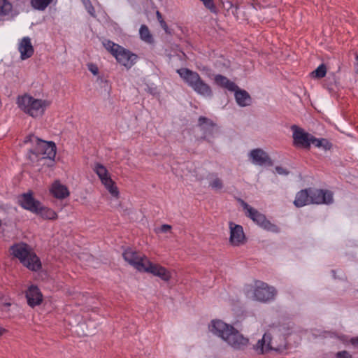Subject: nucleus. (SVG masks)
Returning <instances> with one entry per match:
<instances>
[{
  "mask_svg": "<svg viewBox=\"0 0 358 358\" xmlns=\"http://www.w3.org/2000/svg\"><path fill=\"white\" fill-rule=\"evenodd\" d=\"M210 331L220 337L235 350H244L249 345V339L245 337L233 326L220 320H213L209 326Z\"/></svg>",
  "mask_w": 358,
  "mask_h": 358,
  "instance_id": "f257e3e1",
  "label": "nucleus"
},
{
  "mask_svg": "<svg viewBox=\"0 0 358 358\" xmlns=\"http://www.w3.org/2000/svg\"><path fill=\"white\" fill-rule=\"evenodd\" d=\"M180 78L196 93L205 97H211L213 90L210 86L202 80L199 74L187 68H181L177 70Z\"/></svg>",
  "mask_w": 358,
  "mask_h": 358,
  "instance_id": "f03ea898",
  "label": "nucleus"
},
{
  "mask_svg": "<svg viewBox=\"0 0 358 358\" xmlns=\"http://www.w3.org/2000/svg\"><path fill=\"white\" fill-rule=\"evenodd\" d=\"M11 254L27 268L36 271L41 268V263L36 255L33 252L31 248L24 243H18L10 248Z\"/></svg>",
  "mask_w": 358,
  "mask_h": 358,
  "instance_id": "7ed1b4c3",
  "label": "nucleus"
},
{
  "mask_svg": "<svg viewBox=\"0 0 358 358\" xmlns=\"http://www.w3.org/2000/svg\"><path fill=\"white\" fill-rule=\"evenodd\" d=\"M16 103L21 110L32 117L42 116L49 106L48 101L35 99L27 94L18 96Z\"/></svg>",
  "mask_w": 358,
  "mask_h": 358,
  "instance_id": "20e7f679",
  "label": "nucleus"
},
{
  "mask_svg": "<svg viewBox=\"0 0 358 358\" xmlns=\"http://www.w3.org/2000/svg\"><path fill=\"white\" fill-rule=\"evenodd\" d=\"M27 143H36V148L31 152L41 159H49L54 160L56 156L57 148L52 141H45L39 139L34 135L27 136L24 141Z\"/></svg>",
  "mask_w": 358,
  "mask_h": 358,
  "instance_id": "39448f33",
  "label": "nucleus"
},
{
  "mask_svg": "<svg viewBox=\"0 0 358 358\" xmlns=\"http://www.w3.org/2000/svg\"><path fill=\"white\" fill-rule=\"evenodd\" d=\"M241 203L243 208L246 210V215L252 219L253 222L266 230L272 232H278L279 231L278 227L268 220L264 215L251 207L244 201L241 200Z\"/></svg>",
  "mask_w": 358,
  "mask_h": 358,
  "instance_id": "423d86ee",
  "label": "nucleus"
},
{
  "mask_svg": "<svg viewBox=\"0 0 358 358\" xmlns=\"http://www.w3.org/2000/svg\"><path fill=\"white\" fill-rule=\"evenodd\" d=\"M276 290L273 287L260 280L255 282L254 298L261 302H267L274 299Z\"/></svg>",
  "mask_w": 358,
  "mask_h": 358,
  "instance_id": "0eeeda50",
  "label": "nucleus"
},
{
  "mask_svg": "<svg viewBox=\"0 0 358 358\" xmlns=\"http://www.w3.org/2000/svg\"><path fill=\"white\" fill-rule=\"evenodd\" d=\"M284 343L277 344L272 339L269 333H265L262 339L259 340L254 346V350L258 354H264L270 350L280 351L284 348Z\"/></svg>",
  "mask_w": 358,
  "mask_h": 358,
  "instance_id": "6e6552de",
  "label": "nucleus"
},
{
  "mask_svg": "<svg viewBox=\"0 0 358 358\" xmlns=\"http://www.w3.org/2000/svg\"><path fill=\"white\" fill-rule=\"evenodd\" d=\"M291 129L293 131V144L294 146L309 150L313 135L306 132L303 129L297 125H292Z\"/></svg>",
  "mask_w": 358,
  "mask_h": 358,
  "instance_id": "1a4fd4ad",
  "label": "nucleus"
},
{
  "mask_svg": "<svg viewBox=\"0 0 358 358\" xmlns=\"http://www.w3.org/2000/svg\"><path fill=\"white\" fill-rule=\"evenodd\" d=\"M310 204H330L333 203V193L327 189L309 188Z\"/></svg>",
  "mask_w": 358,
  "mask_h": 358,
  "instance_id": "9d476101",
  "label": "nucleus"
},
{
  "mask_svg": "<svg viewBox=\"0 0 358 358\" xmlns=\"http://www.w3.org/2000/svg\"><path fill=\"white\" fill-rule=\"evenodd\" d=\"M140 271L152 273L164 281H169L171 278L170 273L164 267L152 264L148 258L144 260L143 268Z\"/></svg>",
  "mask_w": 358,
  "mask_h": 358,
  "instance_id": "9b49d317",
  "label": "nucleus"
},
{
  "mask_svg": "<svg viewBox=\"0 0 358 358\" xmlns=\"http://www.w3.org/2000/svg\"><path fill=\"white\" fill-rule=\"evenodd\" d=\"M122 256L126 262L139 271L143 268L144 260L147 259L145 255H141L131 248L125 250Z\"/></svg>",
  "mask_w": 358,
  "mask_h": 358,
  "instance_id": "f8f14e48",
  "label": "nucleus"
},
{
  "mask_svg": "<svg viewBox=\"0 0 358 358\" xmlns=\"http://www.w3.org/2000/svg\"><path fill=\"white\" fill-rule=\"evenodd\" d=\"M252 163L258 166H273V162L269 155L261 148L253 149L249 153Z\"/></svg>",
  "mask_w": 358,
  "mask_h": 358,
  "instance_id": "ddd939ff",
  "label": "nucleus"
},
{
  "mask_svg": "<svg viewBox=\"0 0 358 358\" xmlns=\"http://www.w3.org/2000/svg\"><path fill=\"white\" fill-rule=\"evenodd\" d=\"M18 203L24 209L34 213L39 209L41 202L34 198L31 192H29L18 197Z\"/></svg>",
  "mask_w": 358,
  "mask_h": 358,
  "instance_id": "4468645a",
  "label": "nucleus"
},
{
  "mask_svg": "<svg viewBox=\"0 0 358 358\" xmlns=\"http://www.w3.org/2000/svg\"><path fill=\"white\" fill-rule=\"evenodd\" d=\"M117 61L122 65L127 68H131L135 63L137 56L136 55L131 52L129 50H126L120 46V49L117 50V52L114 55Z\"/></svg>",
  "mask_w": 358,
  "mask_h": 358,
  "instance_id": "2eb2a0df",
  "label": "nucleus"
},
{
  "mask_svg": "<svg viewBox=\"0 0 358 358\" xmlns=\"http://www.w3.org/2000/svg\"><path fill=\"white\" fill-rule=\"evenodd\" d=\"M198 126L203 131V136L202 138L209 141V137H213L216 130L215 124L210 119L201 116L198 120Z\"/></svg>",
  "mask_w": 358,
  "mask_h": 358,
  "instance_id": "dca6fc26",
  "label": "nucleus"
},
{
  "mask_svg": "<svg viewBox=\"0 0 358 358\" xmlns=\"http://www.w3.org/2000/svg\"><path fill=\"white\" fill-rule=\"evenodd\" d=\"M230 228V242L233 245L238 246L243 244L245 236L242 226L235 224L232 222L229 224Z\"/></svg>",
  "mask_w": 358,
  "mask_h": 358,
  "instance_id": "f3484780",
  "label": "nucleus"
},
{
  "mask_svg": "<svg viewBox=\"0 0 358 358\" xmlns=\"http://www.w3.org/2000/svg\"><path fill=\"white\" fill-rule=\"evenodd\" d=\"M26 298L27 303L31 307L41 304L43 301V295L36 285H31L26 292Z\"/></svg>",
  "mask_w": 358,
  "mask_h": 358,
  "instance_id": "a211bd4d",
  "label": "nucleus"
},
{
  "mask_svg": "<svg viewBox=\"0 0 358 358\" xmlns=\"http://www.w3.org/2000/svg\"><path fill=\"white\" fill-rule=\"evenodd\" d=\"M18 50L22 60L30 58L34 55V48L29 37H24L19 43Z\"/></svg>",
  "mask_w": 358,
  "mask_h": 358,
  "instance_id": "6ab92c4d",
  "label": "nucleus"
},
{
  "mask_svg": "<svg viewBox=\"0 0 358 358\" xmlns=\"http://www.w3.org/2000/svg\"><path fill=\"white\" fill-rule=\"evenodd\" d=\"M234 92H235V99L238 106L245 107L250 105L251 97L247 91L238 87Z\"/></svg>",
  "mask_w": 358,
  "mask_h": 358,
  "instance_id": "aec40b11",
  "label": "nucleus"
},
{
  "mask_svg": "<svg viewBox=\"0 0 358 358\" xmlns=\"http://www.w3.org/2000/svg\"><path fill=\"white\" fill-rule=\"evenodd\" d=\"M215 83L220 87L227 89L229 91H235L238 86L232 81L229 80L227 77L218 74L215 76Z\"/></svg>",
  "mask_w": 358,
  "mask_h": 358,
  "instance_id": "412c9836",
  "label": "nucleus"
},
{
  "mask_svg": "<svg viewBox=\"0 0 358 358\" xmlns=\"http://www.w3.org/2000/svg\"><path fill=\"white\" fill-rule=\"evenodd\" d=\"M294 204L296 207H303L310 204L309 188L302 189L296 194Z\"/></svg>",
  "mask_w": 358,
  "mask_h": 358,
  "instance_id": "4be33fe9",
  "label": "nucleus"
},
{
  "mask_svg": "<svg viewBox=\"0 0 358 358\" xmlns=\"http://www.w3.org/2000/svg\"><path fill=\"white\" fill-rule=\"evenodd\" d=\"M50 191L54 196L57 199H64L69 195L67 187L59 182L52 184Z\"/></svg>",
  "mask_w": 358,
  "mask_h": 358,
  "instance_id": "5701e85b",
  "label": "nucleus"
},
{
  "mask_svg": "<svg viewBox=\"0 0 358 358\" xmlns=\"http://www.w3.org/2000/svg\"><path fill=\"white\" fill-rule=\"evenodd\" d=\"M34 213L46 220H55L57 217V213L53 210L43 206L41 203L39 205V209Z\"/></svg>",
  "mask_w": 358,
  "mask_h": 358,
  "instance_id": "b1692460",
  "label": "nucleus"
},
{
  "mask_svg": "<svg viewBox=\"0 0 358 358\" xmlns=\"http://www.w3.org/2000/svg\"><path fill=\"white\" fill-rule=\"evenodd\" d=\"M315 147L322 148L324 150H329L332 148V144L326 138H317L313 135L311 138L310 145Z\"/></svg>",
  "mask_w": 358,
  "mask_h": 358,
  "instance_id": "393cba45",
  "label": "nucleus"
},
{
  "mask_svg": "<svg viewBox=\"0 0 358 358\" xmlns=\"http://www.w3.org/2000/svg\"><path fill=\"white\" fill-rule=\"evenodd\" d=\"M94 171L97 174L102 183H103L105 179H111L106 168L99 163H97L94 165Z\"/></svg>",
  "mask_w": 358,
  "mask_h": 358,
  "instance_id": "a878e982",
  "label": "nucleus"
},
{
  "mask_svg": "<svg viewBox=\"0 0 358 358\" xmlns=\"http://www.w3.org/2000/svg\"><path fill=\"white\" fill-rule=\"evenodd\" d=\"M105 181L102 183L106 189L109 192V193L114 197L118 198L119 196V191L117 186L115 184V182L112 180H104Z\"/></svg>",
  "mask_w": 358,
  "mask_h": 358,
  "instance_id": "bb28decb",
  "label": "nucleus"
},
{
  "mask_svg": "<svg viewBox=\"0 0 358 358\" xmlns=\"http://www.w3.org/2000/svg\"><path fill=\"white\" fill-rule=\"evenodd\" d=\"M139 34H140L141 38L143 41H144L147 43H150L153 41L152 36L150 34V30L146 25L143 24L141 26L140 29H139Z\"/></svg>",
  "mask_w": 358,
  "mask_h": 358,
  "instance_id": "cd10ccee",
  "label": "nucleus"
},
{
  "mask_svg": "<svg viewBox=\"0 0 358 358\" xmlns=\"http://www.w3.org/2000/svg\"><path fill=\"white\" fill-rule=\"evenodd\" d=\"M12 4L8 0H0V15H8L12 10Z\"/></svg>",
  "mask_w": 358,
  "mask_h": 358,
  "instance_id": "c85d7f7f",
  "label": "nucleus"
},
{
  "mask_svg": "<svg viewBox=\"0 0 358 358\" xmlns=\"http://www.w3.org/2000/svg\"><path fill=\"white\" fill-rule=\"evenodd\" d=\"M210 176L213 177V179L209 182V186L215 190L222 189L224 186L222 180L215 173H211Z\"/></svg>",
  "mask_w": 358,
  "mask_h": 358,
  "instance_id": "c756f323",
  "label": "nucleus"
},
{
  "mask_svg": "<svg viewBox=\"0 0 358 358\" xmlns=\"http://www.w3.org/2000/svg\"><path fill=\"white\" fill-rule=\"evenodd\" d=\"M52 0H31V6L39 10H45Z\"/></svg>",
  "mask_w": 358,
  "mask_h": 358,
  "instance_id": "7c9ffc66",
  "label": "nucleus"
},
{
  "mask_svg": "<svg viewBox=\"0 0 358 358\" xmlns=\"http://www.w3.org/2000/svg\"><path fill=\"white\" fill-rule=\"evenodd\" d=\"M103 45L108 50L113 56L117 52V50L120 49V45L113 43L110 40H105L103 41Z\"/></svg>",
  "mask_w": 358,
  "mask_h": 358,
  "instance_id": "2f4dec72",
  "label": "nucleus"
},
{
  "mask_svg": "<svg viewBox=\"0 0 358 358\" xmlns=\"http://www.w3.org/2000/svg\"><path fill=\"white\" fill-rule=\"evenodd\" d=\"M327 67L324 64H320L315 71L311 73L313 77L322 78L326 76Z\"/></svg>",
  "mask_w": 358,
  "mask_h": 358,
  "instance_id": "473e14b6",
  "label": "nucleus"
},
{
  "mask_svg": "<svg viewBox=\"0 0 358 358\" xmlns=\"http://www.w3.org/2000/svg\"><path fill=\"white\" fill-rule=\"evenodd\" d=\"M203 2L205 7L209 9L212 13H216V7L214 4L213 0H200Z\"/></svg>",
  "mask_w": 358,
  "mask_h": 358,
  "instance_id": "72a5a7b5",
  "label": "nucleus"
},
{
  "mask_svg": "<svg viewBox=\"0 0 358 358\" xmlns=\"http://www.w3.org/2000/svg\"><path fill=\"white\" fill-rule=\"evenodd\" d=\"M275 171L279 175L287 176L289 174V171L280 166H277L275 168Z\"/></svg>",
  "mask_w": 358,
  "mask_h": 358,
  "instance_id": "f704fd0d",
  "label": "nucleus"
},
{
  "mask_svg": "<svg viewBox=\"0 0 358 358\" xmlns=\"http://www.w3.org/2000/svg\"><path fill=\"white\" fill-rule=\"evenodd\" d=\"M336 358H352V355L345 350L337 352Z\"/></svg>",
  "mask_w": 358,
  "mask_h": 358,
  "instance_id": "c9c22d12",
  "label": "nucleus"
},
{
  "mask_svg": "<svg viewBox=\"0 0 358 358\" xmlns=\"http://www.w3.org/2000/svg\"><path fill=\"white\" fill-rule=\"evenodd\" d=\"M87 66L89 71L94 75H97L99 73V69L96 64H89Z\"/></svg>",
  "mask_w": 358,
  "mask_h": 358,
  "instance_id": "e433bc0d",
  "label": "nucleus"
},
{
  "mask_svg": "<svg viewBox=\"0 0 358 358\" xmlns=\"http://www.w3.org/2000/svg\"><path fill=\"white\" fill-rule=\"evenodd\" d=\"M171 225L165 224H162L158 231L162 233H167L171 230Z\"/></svg>",
  "mask_w": 358,
  "mask_h": 358,
  "instance_id": "4c0bfd02",
  "label": "nucleus"
},
{
  "mask_svg": "<svg viewBox=\"0 0 358 358\" xmlns=\"http://www.w3.org/2000/svg\"><path fill=\"white\" fill-rule=\"evenodd\" d=\"M160 25L166 33H169L168 25L164 20L161 22Z\"/></svg>",
  "mask_w": 358,
  "mask_h": 358,
  "instance_id": "58836bf2",
  "label": "nucleus"
},
{
  "mask_svg": "<svg viewBox=\"0 0 358 358\" xmlns=\"http://www.w3.org/2000/svg\"><path fill=\"white\" fill-rule=\"evenodd\" d=\"M350 343L355 347L358 348V337L351 338Z\"/></svg>",
  "mask_w": 358,
  "mask_h": 358,
  "instance_id": "ea45409f",
  "label": "nucleus"
},
{
  "mask_svg": "<svg viewBox=\"0 0 358 358\" xmlns=\"http://www.w3.org/2000/svg\"><path fill=\"white\" fill-rule=\"evenodd\" d=\"M156 15H157V18L159 24L161 23V22L164 21V19L162 17V13L159 10H157Z\"/></svg>",
  "mask_w": 358,
  "mask_h": 358,
  "instance_id": "a19ab883",
  "label": "nucleus"
},
{
  "mask_svg": "<svg viewBox=\"0 0 358 358\" xmlns=\"http://www.w3.org/2000/svg\"><path fill=\"white\" fill-rule=\"evenodd\" d=\"M229 8H231L234 7V5L231 2H229ZM234 8H235V11H237V10L238 8V6H235Z\"/></svg>",
  "mask_w": 358,
  "mask_h": 358,
  "instance_id": "79ce46f5",
  "label": "nucleus"
},
{
  "mask_svg": "<svg viewBox=\"0 0 358 358\" xmlns=\"http://www.w3.org/2000/svg\"><path fill=\"white\" fill-rule=\"evenodd\" d=\"M5 331H6L5 329L0 328V336H2Z\"/></svg>",
  "mask_w": 358,
  "mask_h": 358,
  "instance_id": "37998d69",
  "label": "nucleus"
},
{
  "mask_svg": "<svg viewBox=\"0 0 358 358\" xmlns=\"http://www.w3.org/2000/svg\"><path fill=\"white\" fill-rule=\"evenodd\" d=\"M357 73H358V70H357Z\"/></svg>",
  "mask_w": 358,
  "mask_h": 358,
  "instance_id": "c03bdc74",
  "label": "nucleus"
}]
</instances>
